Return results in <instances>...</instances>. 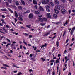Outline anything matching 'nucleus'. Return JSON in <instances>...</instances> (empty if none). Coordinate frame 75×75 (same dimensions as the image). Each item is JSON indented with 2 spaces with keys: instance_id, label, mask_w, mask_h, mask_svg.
I'll use <instances>...</instances> for the list:
<instances>
[{
  "instance_id": "nucleus-48",
  "label": "nucleus",
  "mask_w": 75,
  "mask_h": 75,
  "mask_svg": "<svg viewBox=\"0 0 75 75\" xmlns=\"http://www.w3.org/2000/svg\"><path fill=\"white\" fill-rule=\"evenodd\" d=\"M26 26L27 27H28V28H31L29 27V25H26Z\"/></svg>"
},
{
  "instance_id": "nucleus-60",
  "label": "nucleus",
  "mask_w": 75,
  "mask_h": 75,
  "mask_svg": "<svg viewBox=\"0 0 75 75\" xmlns=\"http://www.w3.org/2000/svg\"><path fill=\"white\" fill-rule=\"evenodd\" d=\"M66 53H67V50H66L65 51L64 54H66Z\"/></svg>"
},
{
  "instance_id": "nucleus-28",
  "label": "nucleus",
  "mask_w": 75,
  "mask_h": 75,
  "mask_svg": "<svg viewBox=\"0 0 75 75\" xmlns=\"http://www.w3.org/2000/svg\"><path fill=\"white\" fill-rule=\"evenodd\" d=\"M50 5H51L52 6H54V3L52 2H50Z\"/></svg>"
},
{
  "instance_id": "nucleus-32",
  "label": "nucleus",
  "mask_w": 75,
  "mask_h": 75,
  "mask_svg": "<svg viewBox=\"0 0 75 75\" xmlns=\"http://www.w3.org/2000/svg\"><path fill=\"white\" fill-rule=\"evenodd\" d=\"M61 1L62 2H63V3H65L66 1L65 0H61Z\"/></svg>"
},
{
  "instance_id": "nucleus-44",
  "label": "nucleus",
  "mask_w": 75,
  "mask_h": 75,
  "mask_svg": "<svg viewBox=\"0 0 75 75\" xmlns=\"http://www.w3.org/2000/svg\"><path fill=\"white\" fill-rule=\"evenodd\" d=\"M10 45V44L8 43L6 46V47H8V45Z\"/></svg>"
},
{
  "instance_id": "nucleus-20",
  "label": "nucleus",
  "mask_w": 75,
  "mask_h": 75,
  "mask_svg": "<svg viewBox=\"0 0 75 75\" xmlns=\"http://www.w3.org/2000/svg\"><path fill=\"white\" fill-rule=\"evenodd\" d=\"M64 66H65V67H64L63 69V71H65V69H67V64H65Z\"/></svg>"
},
{
  "instance_id": "nucleus-13",
  "label": "nucleus",
  "mask_w": 75,
  "mask_h": 75,
  "mask_svg": "<svg viewBox=\"0 0 75 75\" xmlns=\"http://www.w3.org/2000/svg\"><path fill=\"white\" fill-rule=\"evenodd\" d=\"M21 2L23 6H25V2H24V1H23V0H21Z\"/></svg>"
},
{
  "instance_id": "nucleus-4",
  "label": "nucleus",
  "mask_w": 75,
  "mask_h": 75,
  "mask_svg": "<svg viewBox=\"0 0 75 75\" xmlns=\"http://www.w3.org/2000/svg\"><path fill=\"white\" fill-rule=\"evenodd\" d=\"M75 30V26L71 30V35H72L73 34V32Z\"/></svg>"
},
{
  "instance_id": "nucleus-12",
  "label": "nucleus",
  "mask_w": 75,
  "mask_h": 75,
  "mask_svg": "<svg viewBox=\"0 0 75 75\" xmlns=\"http://www.w3.org/2000/svg\"><path fill=\"white\" fill-rule=\"evenodd\" d=\"M29 18H32L33 17V15L32 14H30L29 15Z\"/></svg>"
},
{
  "instance_id": "nucleus-16",
  "label": "nucleus",
  "mask_w": 75,
  "mask_h": 75,
  "mask_svg": "<svg viewBox=\"0 0 75 75\" xmlns=\"http://www.w3.org/2000/svg\"><path fill=\"white\" fill-rule=\"evenodd\" d=\"M53 17H54V18H57L58 16H57V14H54L53 15Z\"/></svg>"
},
{
  "instance_id": "nucleus-40",
  "label": "nucleus",
  "mask_w": 75,
  "mask_h": 75,
  "mask_svg": "<svg viewBox=\"0 0 75 75\" xmlns=\"http://www.w3.org/2000/svg\"><path fill=\"white\" fill-rule=\"evenodd\" d=\"M21 74H22V73L21 72H19L17 75H21Z\"/></svg>"
},
{
  "instance_id": "nucleus-2",
  "label": "nucleus",
  "mask_w": 75,
  "mask_h": 75,
  "mask_svg": "<svg viewBox=\"0 0 75 75\" xmlns=\"http://www.w3.org/2000/svg\"><path fill=\"white\" fill-rule=\"evenodd\" d=\"M45 8H46L47 12L49 13L50 11V6L48 5L46 6H45Z\"/></svg>"
},
{
  "instance_id": "nucleus-64",
  "label": "nucleus",
  "mask_w": 75,
  "mask_h": 75,
  "mask_svg": "<svg viewBox=\"0 0 75 75\" xmlns=\"http://www.w3.org/2000/svg\"><path fill=\"white\" fill-rule=\"evenodd\" d=\"M47 35H48L47 34H45L44 35V36H47Z\"/></svg>"
},
{
  "instance_id": "nucleus-7",
  "label": "nucleus",
  "mask_w": 75,
  "mask_h": 75,
  "mask_svg": "<svg viewBox=\"0 0 75 75\" xmlns=\"http://www.w3.org/2000/svg\"><path fill=\"white\" fill-rule=\"evenodd\" d=\"M39 9L40 10L39 11H44V9H43V8L41 6H40L39 7Z\"/></svg>"
},
{
  "instance_id": "nucleus-54",
  "label": "nucleus",
  "mask_w": 75,
  "mask_h": 75,
  "mask_svg": "<svg viewBox=\"0 0 75 75\" xmlns=\"http://www.w3.org/2000/svg\"><path fill=\"white\" fill-rule=\"evenodd\" d=\"M13 8H15V9H17V7H16V6H14Z\"/></svg>"
},
{
  "instance_id": "nucleus-38",
  "label": "nucleus",
  "mask_w": 75,
  "mask_h": 75,
  "mask_svg": "<svg viewBox=\"0 0 75 75\" xmlns=\"http://www.w3.org/2000/svg\"><path fill=\"white\" fill-rule=\"evenodd\" d=\"M26 13H30V10H28L26 12Z\"/></svg>"
},
{
  "instance_id": "nucleus-9",
  "label": "nucleus",
  "mask_w": 75,
  "mask_h": 75,
  "mask_svg": "<svg viewBox=\"0 0 75 75\" xmlns=\"http://www.w3.org/2000/svg\"><path fill=\"white\" fill-rule=\"evenodd\" d=\"M14 14H15V16L16 17H18V14H17V11H14Z\"/></svg>"
},
{
  "instance_id": "nucleus-59",
  "label": "nucleus",
  "mask_w": 75,
  "mask_h": 75,
  "mask_svg": "<svg viewBox=\"0 0 75 75\" xmlns=\"http://www.w3.org/2000/svg\"><path fill=\"white\" fill-rule=\"evenodd\" d=\"M56 58H57L55 57H53V59H55Z\"/></svg>"
},
{
  "instance_id": "nucleus-23",
  "label": "nucleus",
  "mask_w": 75,
  "mask_h": 75,
  "mask_svg": "<svg viewBox=\"0 0 75 75\" xmlns=\"http://www.w3.org/2000/svg\"><path fill=\"white\" fill-rule=\"evenodd\" d=\"M8 10H9L10 11L11 13H14V12H13V10H12L10 9V8H8Z\"/></svg>"
},
{
  "instance_id": "nucleus-39",
  "label": "nucleus",
  "mask_w": 75,
  "mask_h": 75,
  "mask_svg": "<svg viewBox=\"0 0 75 75\" xmlns=\"http://www.w3.org/2000/svg\"><path fill=\"white\" fill-rule=\"evenodd\" d=\"M5 3H6V6H8V2H6Z\"/></svg>"
},
{
  "instance_id": "nucleus-5",
  "label": "nucleus",
  "mask_w": 75,
  "mask_h": 75,
  "mask_svg": "<svg viewBox=\"0 0 75 75\" xmlns=\"http://www.w3.org/2000/svg\"><path fill=\"white\" fill-rule=\"evenodd\" d=\"M46 16L47 18H50L51 17V13H47L46 15Z\"/></svg>"
},
{
  "instance_id": "nucleus-49",
  "label": "nucleus",
  "mask_w": 75,
  "mask_h": 75,
  "mask_svg": "<svg viewBox=\"0 0 75 75\" xmlns=\"http://www.w3.org/2000/svg\"><path fill=\"white\" fill-rule=\"evenodd\" d=\"M21 28H22L23 29H25V28H24V27H23V26H21Z\"/></svg>"
},
{
  "instance_id": "nucleus-6",
  "label": "nucleus",
  "mask_w": 75,
  "mask_h": 75,
  "mask_svg": "<svg viewBox=\"0 0 75 75\" xmlns=\"http://www.w3.org/2000/svg\"><path fill=\"white\" fill-rule=\"evenodd\" d=\"M47 45V44L46 43H45V44L42 45V46L41 47V48H44V47H46Z\"/></svg>"
},
{
  "instance_id": "nucleus-37",
  "label": "nucleus",
  "mask_w": 75,
  "mask_h": 75,
  "mask_svg": "<svg viewBox=\"0 0 75 75\" xmlns=\"http://www.w3.org/2000/svg\"><path fill=\"white\" fill-rule=\"evenodd\" d=\"M67 24H68V22H66L65 24L64 25V26H65V25H67Z\"/></svg>"
},
{
  "instance_id": "nucleus-52",
  "label": "nucleus",
  "mask_w": 75,
  "mask_h": 75,
  "mask_svg": "<svg viewBox=\"0 0 75 75\" xmlns=\"http://www.w3.org/2000/svg\"><path fill=\"white\" fill-rule=\"evenodd\" d=\"M22 48H23V46L21 45L20 46V48L21 49H22Z\"/></svg>"
},
{
  "instance_id": "nucleus-42",
  "label": "nucleus",
  "mask_w": 75,
  "mask_h": 75,
  "mask_svg": "<svg viewBox=\"0 0 75 75\" xmlns=\"http://www.w3.org/2000/svg\"><path fill=\"white\" fill-rule=\"evenodd\" d=\"M59 63V61L58 59H57L56 61V63Z\"/></svg>"
},
{
  "instance_id": "nucleus-31",
  "label": "nucleus",
  "mask_w": 75,
  "mask_h": 75,
  "mask_svg": "<svg viewBox=\"0 0 75 75\" xmlns=\"http://www.w3.org/2000/svg\"><path fill=\"white\" fill-rule=\"evenodd\" d=\"M8 1L9 3H11L12 0H8Z\"/></svg>"
},
{
  "instance_id": "nucleus-43",
  "label": "nucleus",
  "mask_w": 75,
  "mask_h": 75,
  "mask_svg": "<svg viewBox=\"0 0 75 75\" xmlns=\"http://www.w3.org/2000/svg\"><path fill=\"white\" fill-rule=\"evenodd\" d=\"M2 18H5V16L4 15H2L1 16Z\"/></svg>"
},
{
  "instance_id": "nucleus-27",
  "label": "nucleus",
  "mask_w": 75,
  "mask_h": 75,
  "mask_svg": "<svg viewBox=\"0 0 75 75\" xmlns=\"http://www.w3.org/2000/svg\"><path fill=\"white\" fill-rule=\"evenodd\" d=\"M54 61H55V60L53 59H52L50 61V62H54Z\"/></svg>"
},
{
  "instance_id": "nucleus-26",
  "label": "nucleus",
  "mask_w": 75,
  "mask_h": 75,
  "mask_svg": "<svg viewBox=\"0 0 75 75\" xmlns=\"http://www.w3.org/2000/svg\"><path fill=\"white\" fill-rule=\"evenodd\" d=\"M65 59L66 60V62H67V61H68L69 60V59H67V56L65 57Z\"/></svg>"
},
{
  "instance_id": "nucleus-53",
  "label": "nucleus",
  "mask_w": 75,
  "mask_h": 75,
  "mask_svg": "<svg viewBox=\"0 0 75 75\" xmlns=\"http://www.w3.org/2000/svg\"><path fill=\"white\" fill-rule=\"evenodd\" d=\"M1 10L2 11H7V10L6 9H1Z\"/></svg>"
},
{
  "instance_id": "nucleus-18",
  "label": "nucleus",
  "mask_w": 75,
  "mask_h": 75,
  "mask_svg": "<svg viewBox=\"0 0 75 75\" xmlns=\"http://www.w3.org/2000/svg\"><path fill=\"white\" fill-rule=\"evenodd\" d=\"M16 4L17 5V6H19L20 5V4L18 1H16L15 2Z\"/></svg>"
},
{
  "instance_id": "nucleus-24",
  "label": "nucleus",
  "mask_w": 75,
  "mask_h": 75,
  "mask_svg": "<svg viewBox=\"0 0 75 75\" xmlns=\"http://www.w3.org/2000/svg\"><path fill=\"white\" fill-rule=\"evenodd\" d=\"M3 66H6V67H8V68H10V66L5 64H3Z\"/></svg>"
},
{
  "instance_id": "nucleus-30",
  "label": "nucleus",
  "mask_w": 75,
  "mask_h": 75,
  "mask_svg": "<svg viewBox=\"0 0 75 75\" xmlns=\"http://www.w3.org/2000/svg\"><path fill=\"white\" fill-rule=\"evenodd\" d=\"M23 43H24V44H25V45H27V42H25V40L23 41Z\"/></svg>"
},
{
  "instance_id": "nucleus-19",
  "label": "nucleus",
  "mask_w": 75,
  "mask_h": 75,
  "mask_svg": "<svg viewBox=\"0 0 75 75\" xmlns=\"http://www.w3.org/2000/svg\"><path fill=\"white\" fill-rule=\"evenodd\" d=\"M45 24H46L45 23H40V25L41 26H44Z\"/></svg>"
},
{
  "instance_id": "nucleus-15",
  "label": "nucleus",
  "mask_w": 75,
  "mask_h": 75,
  "mask_svg": "<svg viewBox=\"0 0 75 75\" xmlns=\"http://www.w3.org/2000/svg\"><path fill=\"white\" fill-rule=\"evenodd\" d=\"M33 3L34 4H37V2H36L35 0H33Z\"/></svg>"
},
{
  "instance_id": "nucleus-8",
  "label": "nucleus",
  "mask_w": 75,
  "mask_h": 75,
  "mask_svg": "<svg viewBox=\"0 0 75 75\" xmlns=\"http://www.w3.org/2000/svg\"><path fill=\"white\" fill-rule=\"evenodd\" d=\"M54 2L55 3V4H59V1L57 0H54Z\"/></svg>"
},
{
  "instance_id": "nucleus-11",
  "label": "nucleus",
  "mask_w": 75,
  "mask_h": 75,
  "mask_svg": "<svg viewBox=\"0 0 75 75\" xmlns=\"http://www.w3.org/2000/svg\"><path fill=\"white\" fill-rule=\"evenodd\" d=\"M18 8L19 10H22V9H23V8L21 6H20L18 7Z\"/></svg>"
},
{
  "instance_id": "nucleus-47",
  "label": "nucleus",
  "mask_w": 75,
  "mask_h": 75,
  "mask_svg": "<svg viewBox=\"0 0 75 75\" xmlns=\"http://www.w3.org/2000/svg\"><path fill=\"white\" fill-rule=\"evenodd\" d=\"M35 14H38V11H35Z\"/></svg>"
},
{
  "instance_id": "nucleus-17",
  "label": "nucleus",
  "mask_w": 75,
  "mask_h": 75,
  "mask_svg": "<svg viewBox=\"0 0 75 75\" xmlns=\"http://www.w3.org/2000/svg\"><path fill=\"white\" fill-rule=\"evenodd\" d=\"M18 20H21V21H23V18L21 17H18Z\"/></svg>"
},
{
  "instance_id": "nucleus-41",
  "label": "nucleus",
  "mask_w": 75,
  "mask_h": 75,
  "mask_svg": "<svg viewBox=\"0 0 75 75\" xmlns=\"http://www.w3.org/2000/svg\"><path fill=\"white\" fill-rule=\"evenodd\" d=\"M14 20H15V23H16V22H17V19H16V18H14Z\"/></svg>"
},
{
  "instance_id": "nucleus-21",
  "label": "nucleus",
  "mask_w": 75,
  "mask_h": 75,
  "mask_svg": "<svg viewBox=\"0 0 75 75\" xmlns=\"http://www.w3.org/2000/svg\"><path fill=\"white\" fill-rule=\"evenodd\" d=\"M55 11L56 14H58V13H59V11H58V10L55 9Z\"/></svg>"
},
{
  "instance_id": "nucleus-33",
  "label": "nucleus",
  "mask_w": 75,
  "mask_h": 75,
  "mask_svg": "<svg viewBox=\"0 0 75 75\" xmlns=\"http://www.w3.org/2000/svg\"><path fill=\"white\" fill-rule=\"evenodd\" d=\"M29 35V34H27L26 33H25V36H28Z\"/></svg>"
},
{
  "instance_id": "nucleus-10",
  "label": "nucleus",
  "mask_w": 75,
  "mask_h": 75,
  "mask_svg": "<svg viewBox=\"0 0 75 75\" xmlns=\"http://www.w3.org/2000/svg\"><path fill=\"white\" fill-rule=\"evenodd\" d=\"M42 2L43 4H46V1L45 0H42Z\"/></svg>"
},
{
  "instance_id": "nucleus-34",
  "label": "nucleus",
  "mask_w": 75,
  "mask_h": 75,
  "mask_svg": "<svg viewBox=\"0 0 75 75\" xmlns=\"http://www.w3.org/2000/svg\"><path fill=\"white\" fill-rule=\"evenodd\" d=\"M47 74H50V70H48Z\"/></svg>"
},
{
  "instance_id": "nucleus-25",
  "label": "nucleus",
  "mask_w": 75,
  "mask_h": 75,
  "mask_svg": "<svg viewBox=\"0 0 75 75\" xmlns=\"http://www.w3.org/2000/svg\"><path fill=\"white\" fill-rule=\"evenodd\" d=\"M50 2V1L49 0H46V4H48Z\"/></svg>"
},
{
  "instance_id": "nucleus-57",
  "label": "nucleus",
  "mask_w": 75,
  "mask_h": 75,
  "mask_svg": "<svg viewBox=\"0 0 75 75\" xmlns=\"http://www.w3.org/2000/svg\"><path fill=\"white\" fill-rule=\"evenodd\" d=\"M6 26L7 28H9V27H10V26L8 25H6Z\"/></svg>"
},
{
  "instance_id": "nucleus-36",
  "label": "nucleus",
  "mask_w": 75,
  "mask_h": 75,
  "mask_svg": "<svg viewBox=\"0 0 75 75\" xmlns=\"http://www.w3.org/2000/svg\"><path fill=\"white\" fill-rule=\"evenodd\" d=\"M38 16L39 17H40V18L42 17V15H38Z\"/></svg>"
},
{
  "instance_id": "nucleus-14",
  "label": "nucleus",
  "mask_w": 75,
  "mask_h": 75,
  "mask_svg": "<svg viewBox=\"0 0 75 75\" xmlns=\"http://www.w3.org/2000/svg\"><path fill=\"white\" fill-rule=\"evenodd\" d=\"M56 8V10H60V7H59V6H55Z\"/></svg>"
},
{
  "instance_id": "nucleus-51",
  "label": "nucleus",
  "mask_w": 75,
  "mask_h": 75,
  "mask_svg": "<svg viewBox=\"0 0 75 75\" xmlns=\"http://www.w3.org/2000/svg\"><path fill=\"white\" fill-rule=\"evenodd\" d=\"M2 43H3V44H6V42H2Z\"/></svg>"
},
{
  "instance_id": "nucleus-58",
  "label": "nucleus",
  "mask_w": 75,
  "mask_h": 75,
  "mask_svg": "<svg viewBox=\"0 0 75 75\" xmlns=\"http://www.w3.org/2000/svg\"><path fill=\"white\" fill-rule=\"evenodd\" d=\"M15 34L16 35H18V33H15Z\"/></svg>"
},
{
  "instance_id": "nucleus-55",
  "label": "nucleus",
  "mask_w": 75,
  "mask_h": 75,
  "mask_svg": "<svg viewBox=\"0 0 75 75\" xmlns=\"http://www.w3.org/2000/svg\"><path fill=\"white\" fill-rule=\"evenodd\" d=\"M69 12V14H70L71 13V10H69L68 11Z\"/></svg>"
},
{
  "instance_id": "nucleus-29",
  "label": "nucleus",
  "mask_w": 75,
  "mask_h": 75,
  "mask_svg": "<svg viewBox=\"0 0 75 75\" xmlns=\"http://www.w3.org/2000/svg\"><path fill=\"white\" fill-rule=\"evenodd\" d=\"M41 59H42V60L43 61H45V60L46 59L45 58L44 59L43 58H41Z\"/></svg>"
},
{
  "instance_id": "nucleus-45",
  "label": "nucleus",
  "mask_w": 75,
  "mask_h": 75,
  "mask_svg": "<svg viewBox=\"0 0 75 75\" xmlns=\"http://www.w3.org/2000/svg\"><path fill=\"white\" fill-rule=\"evenodd\" d=\"M35 7L36 9H37V8H38V6L37 5H35Z\"/></svg>"
},
{
  "instance_id": "nucleus-3",
  "label": "nucleus",
  "mask_w": 75,
  "mask_h": 75,
  "mask_svg": "<svg viewBox=\"0 0 75 75\" xmlns=\"http://www.w3.org/2000/svg\"><path fill=\"white\" fill-rule=\"evenodd\" d=\"M61 12L62 13V14H64L67 13V11L65 9H62L61 10Z\"/></svg>"
},
{
  "instance_id": "nucleus-56",
  "label": "nucleus",
  "mask_w": 75,
  "mask_h": 75,
  "mask_svg": "<svg viewBox=\"0 0 75 75\" xmlns=\"http://www.w3.org/2000/svg\"><path fill=\"white\" fill-rule=\"evenodd\" d=\"M4 57H6V58L7 59H9V58H8L6 56H4Z\"/></svg>"
},
{
  "instance_id": "nucleus-61",
  "label": "nucleus",
  "mask_w": 75,
  "mask_h": 75,
  "mask_svg": "<svg viewBox=\"0 0 75 75\" xmlns=\"http://www.w3.org/2000/svg\"><path fill=\"white\" fill-rule=\"evenodd\" d=\"M32 37V35H29V38H31Z\"/></svg>"
},
{
  "instance_id": "nucleus-35",
  "label": "nucleus",
  "mask_w": 75,
  "mask_h": 75,
  "mask_svg": "<svg viewBox=\"0 0 75 75\" xmlns=\"http://www.w3.org/2000/svg\"><path fill=\"white\" fill-rule=\"evenodd\" d=\"M6 40H7V41H8L9 42H10V40H9L8 39L6 38Z\"/></svg>"
},
{
  "instance_id": "nucleus-1",
  "label": "nucleus",
  "mask_w": 75,
  "mask_h": 75,
  "mask_svg": "<svg viewBox=\"0 0 75 75\" xmlns=\"http://www.w3.org/2000/svg\"><path fill=\"white\" fill-rule=\"evenodd\" d=\"M39 20L40 22H43L44 21L47 22V21H48V19L47 18L44 17L42 18H39Z\"/></svg>"
},
{
  "instance_id": "nucleus-46",
  "label": "nucleus",
  "mask_w": 75,
  "mask_h": 75,
  "mask_svg": "<svg viewBox=\"0 0 75 75\" xmlns=\"http://www.w3.org/2000/svg\"><path fill=\"white\" fill-rule=\"evenodd\" d=\"M8 56L9 57H11V54H8Z\"/></svg>"
},
{
  "instance_id": "nucleus-62",
  "label": "nucleus",
  "mask_w": 75,
  "mask_h": 75,
  "mask_svg": "<svg viewBox=\"0 0 75 75\" xmlns=\"http://www.w3.org/2000/svg\"><path fill=\"white\" fill-rule=\"evenodd\" d=\"M1 38H5V37L3 36H1Z\"/></svg>"
},
{
  "instance_id": "nucleus-50",
  "label": "nucleus",
  "mask_w": 75,
  "mask_h": 75,
  "mask_svg": "<svg viewBox=\"0 0 75 75\" xmlns=\"http://www.w3.org/2000/svg\"><path fill=\"white\" fill-rule=\"evenodd\" d=\"M68 41H69V39L67 40L66 41V43H67V42H68Z\"/></svg>"
},
{
  "instance_id": "nucleus-22",
  "label": "nucleus",
  "mask_w": 75,
  "mask_h": 75,
  "mask_svg": "<svg viewBox=\"0 0 75 75\" xmlns=\"http://www.w3.org/2000/svg\"><path fill=\"white\" fill-rule=\"evenodd\" d=\"M56 45L57 46V47H58L59 45V42L58 41L56 42Z\"/></svg>"
},
{
  "instance_id": "nucleus-63",
  "label": "nucleus",
  "mask_w": 75,
  "mask_h": 75,
  "mask_svg": "<svg viewBox=\"0 0 75 75\" xmlns=\"http://www.w3.org/2000/svg\"><path fill=\"white\" fill-rule=\"evenodd\" d=\"M50 65H53V63L51 62V63H50Z\"/></svg>"
}]
</instances>
